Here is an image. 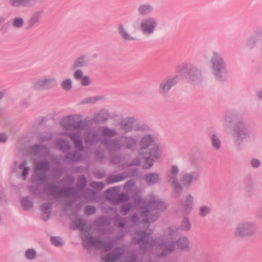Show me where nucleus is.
<instances>
[{
    "label": "nucleus",
    "mask_w": 262,
    "mask_h": 262,
    "mask_svg": "<svg viewBox=\"0 0 262 262\" xmlns=\"http://www.w3.org/2000/svg\"><path fill=\"white\" fill-rule=\"evenodd\" d=\"M161 150L154 143V140L149 135L145 136L141 141L140 157L142 158L143 167L145 168L150 167L153 164V160L159 158Z\"/></svg>",
    "instance_id": "1"
},
{
    "label": "nucleus",
    "mask_w": 262,
    "mask_h": 262,
    "mask_svg": "<svg viewBox=\"0 0 262 262\" xmlns=\"http://www.w3.org/2000/svg\"><path fill=\"white\" fill-rule=\"evenodd\" d=\"M197 178L195 173H187L183 176L180 181V184L175 182L173 178L169 179V182L171 183L174 190L179 192L181 190L188 188L192 181Z\"/></svg>",
    "instance_id": "2"
},
{
    "label": "nucleus",
    "mask_w": 262,
    "mask_h": 262,
    "mask_svg": "<svg viewBox=\"0 0 262 262\" xmlns=\"http://www.w3.org/2000/svg\"><path fill=\"white\" fill-rule=\"evenodd\" d=\"M158 25L156 18L148 17L143 19L140 24V28L143 34L151 35L155 32Z\"/></svg>",
    "instance_id": "3"
},
{
    "label": "nucleus",
    "mask_w": 262,
    "mask_h": 262,
    "mask_svg": "<svg viewBox=\"0 0 262 262\" xmlns=\"http://www.w3.org/2000/svg\"><path fill=\"white\" fill-rule=\"evenodd\" d=\"M256 231L255 226L249 223H242L238 225L236 234L239 236H246L253 235Z\"/></svg>",
    "instance_id": "4"
},
{
    "label": "nucleus",
    "mask_w": 262,
    "mask_h": 262,
    "mask_svg": "<svg viewBox=\"0 0 262 262\" xmlns=\"http://www.w3.org/2000/svg\"><path fill=\"white\" fill-rule=\"evenodd\" d=\"M55 78H42L36 80L33 83V86L36 89H48L56 85Z\"/></svg>",
    "instance_id": "5"
},
{
    "label": "nucleus",
    "mask_w": 262,
    "mask_h": 262,
    "mask_svg": "<svg viewBox=\"0 0 262 262\" xmlns=\"http://www.w3.org/2000/svg\"><path fill=\"white\" fill-rule=\"evenodd\" d=\"M117 31L120 37L126 41H135L138 40V36L130 33L127 27L123 24H120L117 27Z\"/></svg>",
    "instance_id": "6"
},
{
    "label": "nucleus",
    "mask_w": 262,
    "mask_h": 262,
    "mask_svg": "<svg viewBox=\"0 0 262 262\" xmlns=\"http://www.w3.org/2000/svg\"><path fill=\"white\" fill-rule=\"evenodd\" d=\"M213 68L216 75L221 70H224L225 66L221 56L217 53H215L212 59Z\"/></svg>",
    "instance_id": "7"
},
{
    "label": "nucleus",
    "mask_w": 262,
    "mask_h": 262,
    "mask_svg": "<svg viewBox=\"0 0 262 262\" xmlns=\"http://www.w3.org/2000/svg\"><path fill=\"white\" fill-rule=\"evenodd\" d=\"M177 83V80L175 78H171L167 81L163 82L160 85L159 92L160 94H165L167 92L169 89Z\"/></svg>",
    "instance_id": "8"
},
{
    "label": "nucleus",
    "mask_w": 262,
    "mask_h": 262,
    "mask_svg": "<svg viewBox=\"0 0 262 262\" xmlns=\"http://www.w3.org/2000/svg\"><path fill=\"white\" fill-rule=\"evenodd\" d=\"M83 244L85 246L98 247L99 246H101L102 243L96 239L93 238L92 237H86L83 236L82 237Z\"/></svg>",
    "instance_id": "9"
},
{
    "label": "nucleus",
    "mask_w": 262,
    "mask_h": 262,
    "mask_svg": "<svg viewBox=\"0 0 262 262\" xmlns=\"http://www.w3.org/2000/svg\"><path fill=\"white\" fill-rule=\"evenodd\" d=\"M86 62V58L84 56H81L75 60L72 68L75 69L82 67L85 64Z\"/></svg>",
    "instance_id": "10"
},
{
    "label": "nucleus",
    "mask_w": 262,
    "mask_h": 262,
    "mask_svg": "<svg viewBox=\"0 0 262 262\" xmlns=\"http://www.w3.org/2000/svg\"><path fill=\"white\" fill-rule=\"evenodd\" d=\"M139 13L141 15H145L150 13L152 11V7L148 4H144L141 5L138 9Z\"/></svg>",
    "instance_id": "11"
},
{
    "label": "nucleus",
    "mask_w": 262,
    "mask_h": 262,
    "mask_svg": "<svg viewBox=\"0 0 262 262\" xmlns=\"http://www.w3.org/2000/svg\"><path fill=\"white\" fill-rule=\"evenodd\" d=\"M32 0H10L11 4L13 6H29Z\"/></svg>",
    "instance_id": "12"
},
{
    "label": "nucleus",
    "mask_w": 262,
    "mask_h": 262,
    "mask_svg": "<svg viewBox=\"0 0 262 262\" xmlns=\"http://www.w3.org/2000/svg\"><path fill=\"white\" fill-rule=\"evenodd\" d=\"M62 88L65 91H69L72 87V80L70 78L63 80L61 84Z\"/></svg>",
    "instance_id": "13"
},
{
    "label": "nucleus",
    "mask_w": 262,
    "mask_h": 262,
    "mask_svg": "<svg viewBox=\"0 0 262 262\" xmlns=\"http://www.w3.org/2000/svg\"><path fill=\"white\" fill-rule=\"evenodd\" d=\"M24 24V19L21 17L15 18L12 22V25L16 28H20L23 26Z\"/></svg>",
    "instance_id": "14"
},
{
    "label": "nucleus",
    "mask_w": 262,
    "mask_h": 262,
    "mask_svg": "<svg viewBox=\"0 0 262 262\" xmlns=\"http://www.w3.org/2000/svg\"><path fill=\"white\" fill-rule=\"evenodd\" d=\"M72 122V119L71 117H68L63 119L62 122V125L66 129H71L74 126L71 124Z\"/></svg>",
    "instance_id": "15"
},
{
    "label": "nucleus",
    "mask_w": 262,
    "mask_h": 262,
    "mask_svg": "<svg viewBox=\"0 0 262 262\" xmlns=\"http://www.w3.org/2000/svg\"><path fill=\"white\" fill-rule=\"evenodd\" d=\"M212 143L214 148L219 149L221 147V141L219 138L215 135H213L211 137Z\"/></svg>",
    "instance_id": "16"
},
{
    "label": "nucleus",
    "mask_w": 262,
    "mask_h": 262,
    "mask_svg": "<svg viewBox=\"0 0 262 262\" xmlns=\"http://www.w3.org/2000/svg\"><path fill=\"white\" fill-rule=\"evenodd\" d=\"M159 177L156 174H150L146 177V181L149 184H153L158 181Z\"/></svg>",
    "instance_id": "17"
},
{
    "label": "nucleus",
    "mask_w": 262,
    "mask_h": 262,
    "mask_svg": "<svg viewBox=\"0 0 262 262\" xmlns=\"http://www.w3.org/2000/svg\"><path fill=\"white\" fill-rule=\"evenodd\" d=\"M117 253V251H114L110 253L104 258V260L106 262H113L118 257Z\"/></svg>",
    "instance_id": "18"
},
{
    "label": "nucleus",
    "mask_w": 262,
    "mask_h": 262,
    "mask_svg": "<svg viewBox=\"0 0 262 262\" xmlns=\"http://www.w3.org/2000/svg\"><path fill=\"white\" fill-rule=\"evenodd\" d=\"M188 245V242L186 238L184 237L178 242V246L182 249L186 248Z\"/></svg>",
    "instance_id": "19"
},
{
    "label": "nucleus",
    "mask_w": 262,
    "mask_h": 262,
    "mask_svg": "<svg viewBox=\"0 0 262 262\" xmlns=\"http://www.w3.org/2000/svg\"><path fill=\"white\" fill-rule=\"evenodd\" d=\"M51 242L56 246H59L62 245L63 241L59 237H54L51 238Z\"/></svg>",
    "instance_id": "20"
},
{
    "label": "nucleus",
    "mask_w": 262,
    "mask_h": 262,
    "mask_svg": "<svg viewBox=\"0 0 262 262\" xmlns=\"http://www.w3.org/2000/svg\"><path fill=\"white\" fill-rule=\"evenodd\" d=\"M36 256V252L33 249H29L26 252V256L28 259H32Z\"/></svg>",
    "instance_id": "21"
},
{
    "label": "nucleus",
    "mask_w": 262,
    "mask_h": 262,
    "mask_svg": "<svg viewBox=\"0 0 262 262\" xmlns=\"http://www.w3.org/2000/svg\"><path fill=\"white\" fill-rule=\"evenodd\" d=\"M41 15V13L40 12H37L35 13L31 18V23L34 24L35 23L38 22L40 19Z\"/></svg>",
    "instance_id": "22"
},
{
    "label": "nucleus",
    "mask_w": 262,
    "mask_h": 262,
    "mask_svg": "<svg viewBox=\"0 0 262 262\" xmlns=\"http://www.w3.org/2000/svg\"><path fill=\"white\" fill-rule=\"evenodd\" d=\"M74 77L76 80L81 79L84 76L81 70H76L74 73Z\"/></svg>",
    "instance_id": "23"
},
{
    "label": "nucleus",
    "mask_w": 262,
    "mask_h": 262,
    "mask_svg": "<svg viewBox=\"0 0 262 262\" xmlns=\"http://www.w3.org/2000/svg\"><path fill=\"white\" fill-rule=\"evenodd\" d=\"M210 209L209 207L206 206H203L200 208V215L201 216H205L209 213Z\"/></svg>",
    "instance_id": "24"
},
{
    "label": "nucleus",
    "mask_w": 262,
    "mask_h": 262,
    "mask_svg": "<svg viewBox=\"0 0 262 262\" xmlns=\"http://www.w3.org/2000/svg\"><path fill=\"white\" fill-rule=\"evenodd\" d=\"M80 83L84 86L89 85L91 83V79L89 76L84 75L81 79Z\"/></svg>",
    "instance_id": "25"
},
{
    "label": "nucleus",
    "mask_w": 262,
    "mask_h": 262,
    "mask_svg": "<svg viewBox=\"0 0 262 262\" xmlns=\"http://www.w3.org/2000/svg\"><path fill=\"white\" fill-rule=\"evenodd\" d=\"M48 165L46 162H41L37 165L36 167V171H37L39 170L46 169Z\"/></svg>",
    "instance_id": "26"
},
{
    "label": "nucleus",
    "mask_w": 262,
    "mask_h": 262,
    "mask_svg": "<svg viewBox=\"0 0 262 262\" xmlns=\"http://www.w3.org/2000/svg\"><path fill=\"white\" fill-rule=\"evenodd\" d=\"M185 205L188 208H191L192 205V198L191 196H188L185 201Z\"/></svg>",
    "instance_id": "27"
},
{
    "label": "nucleus",
    "mask_w": 262,
    "mask_h": 262,
    "mask_svg": "<svg viewBox=\"0 0 262 262\" xmlns=\"http://www.w3.org/2000/svg\"><path fill=\"white\" fill-rule=\"evenodd\" d=\"M133 121L132 119H129L127 121V122L124 123V129L126 130H129L132 126Z\"/></svg>",
    "instance_id": "28"
},
{
    "label": "nucleus",
    "mask_w": 262,
    "mask_h": 262,
    "mask_svg": "<svg viewBox=\"0 0 262 262\" xmlns=\"http://www.w3.org/2000/svg\"><path fill=\"white\" fill-rule=\"evenodd\" d=\"M190 224L189 221L185 219L183 221L182 223V228L185 230H188L189 229Z\"/></svg>",
    "instance_id": "29"
},
{
    "label": "nucleus",
    "mask_w": 262,
    "mask_h": 262,
    "mask_svg": "<svg viewBox=\"0 0 262 262\" xmlns=\"http://www.w3.org/2000/svg\"><path fill=\"white\" fill-rule=\"evenodd\" d=\"M22 204L26 209H28L32 206L31 202L27 200H23Z\"/></svg>",
    "instance_id": "30"
},
{
    "label": "nucleus",
    "mask_w": 262,
    "mask_h": 262,
    "mask_svg": "<svg viewBox=\"0 0 262 262\" xmlns=\"http://www.w3.org/2000/svg\"><path fill=\"white\" fill-rule=\"evenodd\" d=\"M104 134L106 136H113L114 132L110 129L106 128L104 130Z\"/></svg>",
    "instance_id": "31"
},
{
    "label": "nucleus",
    "mask_w": 262,
    "mask_h": 262,
    "mask_svg": "<svg viewBox=\"0 0 262 262\" xmlns=\"http://www.w3.org/2000/svg\"><path fill=\"white\" fill-rule=\"evenodd\" d=\"M260 164V162L259 160L256 159H253L251 161V165L254 167H258Z\"/></svg>",
    "instance_id": "32"
},
{
    "label": "nucleus",
    "mask_w": 262,
    "mask_h": 262,
    "mask_svg": "<svg viewBox=\"0 0 262 262\" xmlns=\"http://www.w3.org/2000/svg\"><path fill=\"white\" fill-rule=\"evenodd\" d=\"M7 139V136L4 134H0V142H5Z\"/></svg>",
    "instance_id": "33"
},
{
    "label": "nucleus",
    "mask_w": 262,
    "mask_h": 262,
    "mask_svg": "<svg viewBox=\"0 0 262 262\" xmlns=\"http://www.w3.org/2000/svg\"><path fill=\"white\" fill-rule=\"evenodd\" d=\"M142 234H143L144 237H143L142 239L140 242H143V244H144L145 243H147L148 244V242H147V239L149 238L148 235H146L145 233H142Z\"/></svg>",
    "instance_id": "34"
},
{
    "label": "nucleus",
    "mask_w": 262,
    "mask_h": 262,
    "mask_svg": "<svg viewBox=\"0 0 262 262\" xmlns=\"http://www.w3.org/2000/svg\"><path fill=\"white\" fill-rule=\"evenodd\" d=\"M171 173L172 174H177L178 172V168L177 166H173L171 168Z\"/></svg>",
    "instance_id": "35"
},
{
    "label": "nucleus",
    "mask_w": 262,
    "mask_h": 262,
    "mask_svg": "<svg viewBox=\"0 0 262 262\" xmlns=\"http://www.w3.org/2000/svg\"><path fill=\"white\" fill-rule=\"evenodd\" d=\"M28 173V169L27 168H24L23 171V176L24 178L25 179Z\"/></svg>",
    "instance_id": "36"
},
{
    "label": "nucleus",
    "mask_w": 262,
    "mask_h": 262,
    "mask_svg": "<svg viewBox=\"0 0 262 262\" xmlns=\"http://www.w3.org/2000/svg\"><path fill=\"white\" fill-rule=\"evenodd\" d=\"M129 208V206L128 204H125L122 207V211L123 212H126L127 211Z\"/></svg>",
    "instance_id": "37"
},
{
    "label": "nucleus",
    "mask_w": 262,
    "mask_h": 262,
    "mask_svg": "<svg viewBox=\"0 0 262 262\" xmlns=\"http://www.w3.org/2000/svg\"><path fill=\"white\" fill-rule=\"evenodd\" d=\"M171 246H166L165 248L167 250V251L165 253V254L169 253V252H170L172 251V249H171Z\"/></svg>",
    "instance_id": "38"
},
{
    "label": "nucleus",
    "mask_w": 262,
    "mask_h": 262,
    "mask_svg": "<svg viewBox=\"0 0 262 262\" xmlns=\"http://www.w3.org/2000/svg\"><path fill=\"white\" fill-rule=\"evenodd\" d=\"M42 218L46 220H47L48 218V215L47 214V213L46 212H45L42 216Z\"/></svg>",
    "instance_id": "39"
},
{
    "label": "nucleus",
    "mask_w": 262,
    "mask_h": 262,
    "mask_svg": "<svg viewBox=\"0 0 262 262\" xmlns=\"http://www.w3.org/2000/svg\"><path fill=\"white\" fill-rule=\"evenodd\" d=\"M72 138L74 141V142L76 143L77 145H78V144H79V141L78 140H77V139L73 136L72 137Z\"/></svg>",
    "instance_id": "40"
},
{
    "label": "nucleus",
    "mask_w": 262,
    "mask_h": 262,
    "mask_svg": "<svg viewBox=\"0 0 262 262\" xmlns=\"http://www.w3.org/2000/svg\"><path fill=\"white\" fill-rule=\"evenodd\" d=\"M88 208L90 209L92 212H94L95 211V208L94 207H89Z\"/></svg>",
    "instance_id": "41"
},
{
    "label": "nucleus",
    "mask_w": 262,
    "mask_h": 262,
    "mask_svg": "<svg viewBox=\"0 0 262 262\" xmlns=\"http://www.w3.org/2000/svg\"><path fill=\"white\" fill-rule=\"evenodd\" d=\"M129 141L132 142V143H134V141L132 139H129Z\"/></svg>",
    "instance_id": "42"
},
{
    "label": "nucleus",
    "mask_w": 262,
    "mask_h": 262,
    "mask_svg": "<svg viewBox=\"0 0 262 262\" xmlns=\"http://www.w3.org/2000/svg\"><path fill=\"white\" fill-rule=\"evenodd\" d=\"M3 95L0 93V99L3 97Z\"/></svg>",
    "instance_id": "43"
}]
</instances>
